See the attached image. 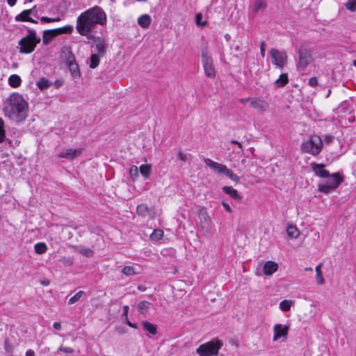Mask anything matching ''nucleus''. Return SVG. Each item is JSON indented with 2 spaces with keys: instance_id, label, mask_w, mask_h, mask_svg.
Returning <instances> with one entry per match:
<instances>
[{
  "instance_id": "f8f14e48",
  "label": "nucleus",
  "mask_w": 356,
  "mask_h": 356,
  "mask_svg": "<svg viewBox=\"0 0 356 356\" xmlns=\"http://www.w3.org/2000/svg\"><path fill=\"white\" fill-rule=\"evenodd\" d=\"M66 64L71 73V75L74 78H79L81 76L79 65L76 63L75 58L73 55H70L67 57Z\"/></svg>"
},
{
  "instance_id": "bf43d9fd",
  "label": "nucleus",
  "mask_w": 356,
  "mask_h": 356,
  "mask_svg": "<svg viewBox=\"0 0 356 356\" xmlns=\"http://www.w3.org/2000/svg\"><path fill=\"white\" fill-rule=\"evenodd\" d=\"M252 98L249 97V98H243V99H239V102L241 103V104H245L248 102H249L250 103V99Z\"/></svg>"
},
{
  "instance_id": "79ce46f5",
  "label": "nucleus",
  "mask_w": 356,
  "mask_h": 356,
  "mask_svg": "<svg viewBox=\"0 0 356 356\" xmlns=\"http://www.w3.org/2000/svg\"><path fill=\"white\" fill-rule=\"evenodd\" d=\"M58 29H60L61 35L71 33L73 31V28L69 25L58 28Z\"/></svg>"
},
{
  "instance_id": "49530a36",
  "label": "nucleus",
  "mask_w": 356,
  "mask_h": 356,
  "mask_svg": "<svg viewBox=\"0 0 356 356\" xmlns=\"http://www.w3.org/2000/svg\"><path fill=\"white\" fill-rule=\"evenodd\" d=\"M58 350L61 351V352H63L65 353H73L74 351L72 348H70V347H63V346H60L58 348Z\"/></svg>"
},
{
  "instance_id": "473e14b6",
  "label": "nucleus",
  "mask_w": 356,
  "mask_h": 356,
  "mask_svg": "<svg viewBox=\"0 0 356 356\" xmlns=\"http://www.w3.org/2000/svg\"><path fill=\"white\" fill-rule=\"evenodd\" d=\"M163 232L161 229H154L150 235V238L152 241H159L162 238Z\"/></svg>"
},
{
  "instance_id": "7ed1b4c3",
  "label": "nucleus",
  "mask_w": 356,
  "mask_h": 356,
  "mask_svg": "<svg viewBox=\"0 0 356 356\" xmlns=\"http://www.w3.org/2000/svg\"><path fill=\"white\" fill-rule=\"evenodd\" d=\"M29 34L19 41V52L22 54H30L33 52L36 45L40 43V38L36 36L33 29H27Z\"/></svg>"
},
{
  "instance_id": "ddd939ff",
  "label": "nucleus",
  "mask_w": 356,
  "mask_h": 356,
  "mask_svg": "<svg viewBox=\"0 0 356 356\" xmlns=\"http://www.w3.org/2000/svg\"><path fill=\"white\" fill-rule=\"evenodd\" d=\"M136 213L142 217L148 216L150 218H154L155 216L154 208L149 207L145 204L138 205L136 208Z\"/></svg>"
},
{
  "instance_id": "39448f33",
  "label": "nucleus",
  "mask_w": 356,
  "mask_h": 356,
  "mask_svg": "<svg viewBox=\"0 0 356 356\" xmlns=\"http://www.w3.org/2000/svg\"><path fill=\"white\" fill-rule=\"evenodd\" d=\"M222 346V341L218 339H215L200 345L196 349V353L199 355V356L217 355L219 350Z\"/></svg>"
},
{
  "instance_id": "412c9836",
  "label": "nucleus",
  "mask_w": 356,
  "mask_h": 356,
  "mask_svg": "<svg viewBox=\"0 0 356 356\" xmlns=\"http://www.w3.org/2000/svg\"><path fill=\"white\" fill-rule=\"evenodd\" d=\"M152 22L151 17L149 15L144 14L138 17V24L143 29H147L149 27Z\"/></svg>"
},
{
  "instance_id": "4468645a",
  "label": "nucleus",
  "mask_w": 356,
  "mask_h": 356,
  "mask_svg": "<svg viewBox=\"0 0 356 356\" xmlns=\"http://www.w3.org/2000/svg\"><path fill=\"white\" fill-rule=\"evenodd\" d=\"M82 150L83 149L81 148H79V149H71V148L63 149V151H61L59 153L58 156L59 158H63V159L72 160V159L76 158L77 156H79L82 153Z\"/></svg>"
},
{
  "instance_id": "c9c22d12",
  "label": "nucleus",
  "mask_w": 356,
  "mask_h": 356,
  "mask_svg": "<svg viewBox=\"0 0 356 356\" xmlns=\"http://www.w3.org/2000/svg\"><path fill=\"white\" fill-rule=\"evenodd\" d=\"M321 264H319L316 267V280H317V283L318 284H323L325 282L324 278L322 275V272H321Z\"/></svg>"
},
{
  "instance_id": "e2e57ef3",
  "label": "nucleus",
  "mask_w": 356,
  "mask_h": 356,
  "mask_svg": "<svg viewBox=\"0 0 356 356\" xmlns=\"http://www.w3.org/2000/svg\"><path fill=\"white\" fill-rule=\"evenodd\" d=\"M231 143H232V144H236V145H237V146H238L239 148H241V149H242V145H241V143H239V142H238V141H236V140H232V142H231Z\"/></svg>"
},
{
  "instance_id": "1a4fd4ad",
  "label": "nucleus",
  "mask_w": 356,
  "mask_h": 356,
  "mask_svg": "<svg viewBox=\"0 0 356 356\" xmlns=\"http://www.w3.org/2000/svg\"><path fill=\"white\" fill-rule=\"evenodd\" d=\"M312 62V55L306 50L299 51V61L298 68L300 70H304L307 65Z\"/></svg>"
},
{
  "instance_id": "f704fd0d",
  "label": "nucleus",
  "mask_w": 356,
  "mask_h": 356,
  "mask_svg": "<svg viewBox=\"0 0 356 356\" xmlns=\"http://www.w3.org/2000/svg\"><path fill=\"white\" fill-rule=\"evenodd\" d=\"M122 273L127 276L134 275L138 273L135 268L131 266H124L122 270Z\"/></svg>"
},
{
  "instance_id": "69168bd1",
  "label": "nucleus",
  "mask_w": 356,
  "mask_h": 356,
  "mask_svg": "<svg viewBox=\"0 0 356 356\" xmlns=\"http://www.w3.org/2000/svg\"><path fill=\"white\" fill-rule=\"evenodd\" d=\"M17 0H7L9 6H13L16 3Z\"/></svg>"
},
{
  "instance_id": "8fccbe9b",
  "label": "nucleus",
  "mask_w": 356,
  "mask_h": 356,
  "mask_svg": "<svg viewBox=\"0 0 356 356\" xmlns=\"http://www.w3.org/2000/svg\"><path fill=\"white\" fill-rule=\"evenodd\" d=\"M177 159H178L179 160L182 161H186V159H187V156H186V154H184L182 152H181V151H180V152L178 153Z\"/></svg>"
},
{
  "instance_id": "b1692460",
  "label": "nucleus",
  "mask_w": 356,
  "mask_h": 356,
  "mask_svg": "<svg viewBox=\"0 0 356 356\" xmlns=\"http://www.w3.org/2000/svg\"><path fill=\"white\" fill-rule=\"evenodd\" d=\"M139 170L144 178L147 179L151 175L152 166L149 164L141 165L139 168Z\"/></svg>"
},
{
  "instance_id": "cd10ccee",
  "label": "nucleus",
  "mask_w": 356,
  "mask_h": 356,
  "mask_svg": "<svg viewBox=\"0 0 356 356\" xmlns=\"http://www.w3.org/2000/svg\"><path fill=\"white\" fill-rule=\"evenodd\" d=\"M36 85L41 90H44L51 86V82L42 77L37 82Z\"/></svg>"
},
{
  "instance_id": "c85d7f7f",
  "label": "nucleus",
  "mask_w": 356,
  "mask_h": 356,
  "mask_svg": "<svg viewBox=\"0 0 356 356\" xmlns=\"http://www.w3.org/2000/svg\"><path fill=\"white\" fill-rule=\"evenodd\" d=\"M293 305V301L291 300H284L280 302V309L283 312H287L291 309V306Z\"/></svg>"
},
{
  "instance_id": "bb28decb",
  "label": "nucleus",
  "mask_w": 356,
  "mask_h": 356,
  "mask_svg": "<svg viewBox=\"0 0 356 356\" xmlns=\"http://www.w3.org/2000/svg\"><path fill=\"white\" fill-rule=\"evenodd\" d=\"M266 7V0H255L252 10L257 13L261 10H264Z\"/></svg>"
},
{
  "instance_id": "4be33fe9",
  "label": "nucleus",
  "mask_w": 356,
  "mask_h": 356,
  "mask_svg": "<svg viewBox=\"0 0 356 356\" xmlns=\"http://www.w3.org/2000/svg\"><path fill=\"white\" fill-rule=\"evenodd\" d=\"M142 327L144 330L152 335H155L157 333V327L147 321L142 322Z\"/></svg>"
},
{
  "instance_id": "f03ea898",
  "label": "nucleus",
  "mask_w": 356,
  "mask_h": 356,
  "mask_svg": "<svg viewBox=\"0 0 356 356\" xmlns=\"http://www.w3.org/2000/svg\"><path fill=\"white\" fill-rule=\"evenodd\" d=\"M29 104L22 95L13 93L6 100L3 112L6 117L15 122L25 120L28 116Z\"/></svg>"
},
{
  "instance_id": "e433bc0d",
  "label": "nucleus",
  "mask_w": 356,
  "mask_h": 356,
  "mask_svg": "<svg viewBox=\"0 0 356 356\" xmlns=\"http://www.w3.org/2000/svg\"><path fill=\"white\" fill-rule=\"evenodd\" d=\"M6 139V130L3 120L0 118V143H3Z\"/></svg>"
},
{
  "instance_id": "a19ab883",
  "label": "nucleus",
  "mask_w": 356,
  "mask_h": 356,
  "mask_svg": "<svg viewBox=\"0 0 356 356\" xmlns=\"http://www.w3.org/2000/svg\"><path fill=\"white\" fill-rule=\"evenodd\" d=\"M54 38L51 35H49V33H45V31H43L42 36V42L44 44H48Z\"/></svg>"
},
{
  "instance_id": "6e6552de",
  "label": "nucleus",
  "mask_w": 356,
  "mask_h": 356,
  "mask_svg": "<svg viewBox=\"0 0 356 356\" xmlns=\"http://www.w3.org/2000/svg\"><path fill=\"white\" fill-rule=\"evenodd\" d=\"M273 63L280 68H283L287 59L284 51H280L276 49H271L270 51Z\"/></svg>"
},
{
  "instance_id": "aec40b11",
  "label": "nucleus",
  "mask_w": 356,
  "mask_h": 356,
  "mask_svg": "<svg viewBox=\"0 0 356 356\" xmlns=\"http://www.w3.org/2000/svg\"><path fill=\"white\" fill-rule=\"evenodd\" d=\"M222 191L229 195L234 200L241 201L243 197L238 194L237 190L232 186H224L222 188Z\"/></svg>"
},
{
  "instance_id": "603ef678",
  "label": "nucleus",
  "mask_w": 356,
  "mask_h": 356,
  "mask_svg": "<svg viewBox=\"0 0 356 356\" xmlns=\"http://www.w3.org/2000/svg\"><path fill=\"white\" fill-rule=\"evenodd\" d=\"M129 306L128 305H124L123 307V313H122V316L124 317V319L128 318V312H129Z\"/></svg>"
},
{
  "instance_id": "9b49d317",
  "label": "nucleus",
  "mask_w": 356,
  "mask_h": 356,
  "mask_svg": "<svg viewBox=\"0 0 356 356\" xmlns=\"http://www.w3.org/2000/svg\"><path fill=\"white\" fill-rule=\"evenodd\" d=\"M250 106L259 112L266 111L269 108V104L266 100L258 98L252 97L250 99Z\"/></svg>"
},
{
  "instance_id": "dca6fc26",
  "label": "nucleus",
  "mask_w": 356,
  "mask_h": 356,
  "mask_svg": "<svg viewBox=\"0 0 356 356\" xmlns=\"http://www.w3.org/2000/svg\"><path fill=\"white\" fill-rule=\"evenodd\" d=\"M204 163H206V165L207 166L211 168L214 171H216L218 173H222V174L225 175L226 170L227 169L226 165L219 163H217V162H215L210 159H205Z\"/></svg>"
},
{
  "instance_id": "de8ad7c7",
  "label": "nucleus",
  "mask_w": 356,
  "mask_h": 356,
  "mask_svg": "<svg viewBox=\"0 0 356 356\" xmlns=\"http://www.w3.org/2000/svg\"><path fill=\"white\" fill-rule=\"evenodd\" d=\"M266 48V44L264 42H261L260 51H261V56H262V58H264V56H265Z\"/></svg>"
},
{
  "instance_id": "4d7b16f0",
  "label": "nucleus",
  "mask_w": 356,
  "mask_h": 356,
  "mask_svg": "<svg viewBox=\"0 0 356 356\" xmlns=\"http://www.w3.org/2000/svg\"><path fill=\"white\" fill-rule=\"evenodd\" d=\"M53 327L56 330H60L61 329V325L59 322H54Z\"/></svg>"
},
{
  "instance_id": "13d9d810",
  "label": "nucleus",
  "mask_w": 356,
  "mask_h": 356,
  "mask_svg": "<svg viewBox=\"0 0 356 356\" xmlns=\"http://www.w3.org/2000/svg\"><path fill=\"white\" fill-rule=\"evenodd\" d=\"M41 22H47V23H49L51 22V17H42L41 19H40Z\"/></svg>"
},
{
  "instance_id": "6e6d98bb",
  "label": "nucleus",
  "mask_w": 356,
  "mask_h": 356,
  "mask_svg": "<svg viewBox=\"0 0 356 356\" xmlns=\"http://www.w3.org/2000/svg\"><path fill=\"white\" fill-rule=\"evenodd\" d=\"M334 137L333 136H327L325 138V143L326 144H330L332 140H333Z\"/></svg>"
},
{
  "instance_id": "338daca9",
  "label": "nucleus",
  "mask_w": 356,
  "mask_h": 356,
  "mask_svg": "<svg viewBox=\"0 0 356 356\" xmlns=\"http://www.w3.org/2000/svg\"><path fill=\"white\" fill-rule=\"evenodd\" d=\"M60 20V18L59 17L51 18V22H59Z\"/></svg>"
},
{
  "instance_id": "f257e3e1",
  "label": "nucleus",
  "mask_w": 356,
  "mask_h": 356,
  "mask_svg": "<svg viewBox=\"0 0 356 356\" xmlns=\"http://www.w3.org/2000/svg\"><path fill=\"white\" fill-rule=\"evenodd\" d=\"M107 22L105 11L99 6H95L81 13L76 19L77 32L88 39L93 38L92 29L96 25L104 26Z\"/></svg>"
},
{
  "instance_id": "c756f323",
  "label": "nucleus",
  "mask_w": 356,
  "mask_h": 356,
  "mask_svg": "<svg viewBox=\"0 0 356 356\" xmlns=\"http://www.w3.org/2000/svg\"><path fill=\"white\" fill-rule=\"evenodd\" d=\"M288 82V75L286 74H282L275 83L277 87H284Z\"/></svg>"
},
{
  "instance_id": "6ab92c4d",
  "label": "nucleus",
  "mask_w": 356,
  "mask_h": 356,
  "mask_svg": "<svg viewBox=\"0 0 356 356\" xmlns=\"http://www.w3.org/2000/svg\"><path fill=\"white\" fill-rule=\"evenodd\" d=\"M278 265L271 261H266L264 265V273L266 275H271L277 270Z\"/></svg>"
},
{
  "instance_id": "37998d69",
  "label": "nucleus",
  "mask_w": 356,
  "mask_h": 356,
  "mask_svg": "<svg viewBox=\"0 0 356 356\" xmlns=\"http://www.w3.org/2000/svg\"><path fill=\"white\" fill-rule=\"evenodd\" d=\"M129 173L131 177L134 179V177H138V168L136 165H132L129 170Z\"/></svg>"
},
{
  "instance_id": "9d476101",
  "label": "nucleus",
  "mask_w": 356,
  "mask_h": 356,
  "mask_svg": "<svg viewBox=\"0 0 356 356\" xmlns=\"http://www.w3.org/2000/svg\"><path fill=\"white\" fill-rule=\"evenodd\" d=\"M289 330V325L275 324L273 327V341H275L281 337L286 338Z\"/></svg>"
},
{
  "instance_id": "0e129e2a",
  "label": "nucleus",
  "mask_w": 356,
  "mask_h": 356,
  "mask_svg": "<svg viewBox=\"0 0 356 356\" xmlns=\"http://www.w3.org/2000/svg\"><path fill=\"white\" fill-rule=\"evenodd\" d=\"M231 143H232V144H236V145H237V146H238L239 148H241V149H242V145H241V143H239V142H238V141H236V140H232V142H231Z\"/></svg>"
},
{
  "instance_id": "423d86ee",
  "label": "nucleus",
  "mask_w": 356,
  "mask_h": 356,
  "mask_svg": "<svg viewBox=\"0 0 356 356\" xmlns=\"http://www.w3.org/2000/svg\"><path fill=\"white\" fill-rule=\"evenodd\" d=\"M327 179L324 184L318 185V191L325 194L330 193L339 187L343 181V178L339 172L330 175L327 177Z\"/></svg>"
},
{
  "instance_id": "20e7f679",
  "label": "nucleus",
  "mask_w": 356,
  "mask_h": 356,
  "mask_svg": "<svg viewBox=\"0 0 356 356\" xmlns=\"http://www.w3.org/2000/svg\"><path fill=\"white\" fill-rule=\"evenodd\" d=\"M323 148V141L320 136L312 135L301 145V151L304 153L316 156L320 154Z\"/></svg>"
},
{
  "instance_id": "4c0bfd02",
  "label": "nucleus",
  "mask_w": 356,
  "mask_h": 356,
  "mask_svg": "<svg viewBox=\"0 0 356 356\" xmlns=\"http://www.w3.org/2000/svg\"><path fill=\"white\" fill-rule=\"evenodd\" d=\"M225 175H227L229 178H230L232 181L239 183L240 178L236 174H234L231 170L227 169Z\"/></svg>"
},
{
  "instance_id": "2f4dec72",
  "label": "nucleus",
  "mask_w": 356,
  "mask_h": 356,
  "mask_svg": "<svg viewBox=\"0 0 356 356\" xmlns=\"http://www.w3.org/2000/svg\"><path fill=\"white\" fill-rule=\"evenodd\" d=\"M35 251L37 254H42L47 252V247L44 243H38L34 245Z\"/></svg>"
},
{
  "instance_id": "680f3d73",
  "label": "nucleus",
  "mask_w": 356,
  "mask_h": 356,
  "mask_svg": "<svg viewBox=\"0 0 356 356\" xmlns=\"http://www.w3.org/2000/svg\"><path fill=\"white\" fill-rule=\"evenodd\" d=\"M231 143H232V144H236V145H237V146H238L239 148H241V149H242V145H241V143H239V142H238V141H236V140H232V142H231Z\"/></svg>"
},
{
  "instance_id": "774afa93",
  "label": "nucleus",
  "mask_w": 356,
  "mask_h": 356,
  "mask_svg": "<svg viewBox=\"0 0 356 356\" xmlns=\"http://www.w3.org/2000/svg\"><path fill=\"white\" fill-rule=\"evenodd\" d=\"M138 289L143 291H145V287L144 286H143V285H138Z\"/></svg>"
},
{
  "instance_id": "c03bdc74",
  "label": "nucleus",
  "mask_w": 356,
  "mask_h": 356,
  "mask_svg": "<svg viewBox=\"0 0 356 356\" xmlns=\"http://www.w3.org/2000/svg\"><path fill=\"white\" fill-rule=\"evenodd\" d=\"M4 349L6 353H11L13 352V347L8 339L4 341Z\"/></svg>"
},
{
  "instance_id": "a18cd8bd",
  "label": "nucleus",
  "mask_w": 356,
  "mask_h": 356,
  "mask_svg": "<svg viewBox=\"0 0 356 356\" xmlns=\"http://www.w3.org/2000/svg\"><path fill=\"white\" fill-rule=\"evenodd\" d=\"M58 29L45 30V33H49V35H51L53 38H55L60 34V31Z\"/></svg>"
},
{
  "instance_id": "0eeeda50",
  "label": "nucleus",
  "mask_w": 356,
  "mask_h": 356,
  "mask_svg": "<svg viewBox=\"0 0 356 356\" xmlns=\"http://www.w3.org/2000/svg\"><path fill=\"white\" fill-rule=\"evenodd\" d=\"M201 57L205 75L211 79L214 78L216 74L211 55L204 50L202 51Z\"/></svg>"
},
{
  "instance_id": "3c124183",
  "label": "nucleus",
  "mask_w": 356,
  "mask_h": 356,
  "mask_svg": "<svg viewBox=\"0 0 356 356\" xmlns=\"http://www.w3.org/2000/svg\"><path fill=\"white\" fill-rule=\"evenodd\" d=\"M202 18V14H200V13H197V14L195 15V22H196V24H197V25H202V24H201V22H200V21H201ZM206 24V22H204V24H202V25H204V24Z\"/></svg>"
},
{
  "instance_id": "09e8293b",
  "label": "nucleus",
  "mask_w": 356,
  "mask_h": 356,
  "mask_svg": "<svg viewBox=\"0 0 356 356\" xmlns=\"http://www.w3.org/2000/svg\"><path fill=\"white\" fill-rule=\"evenodd\" d=\"M309 85L312 87H316L318 85L316 77H312L309 81Z\"/></svg>"
},
{
  "instance_id": "a211bd4d",
  "label": "nucleus",
  "mask_w": 356,
  "mask_h": 356,
  "mask_svg": "<svg viewBox=\"0 0 356 356\" xmlns=\"http://www.w3.org/2000/svg\"><path fill=\"white\" fill-rule=\"evenodd\" d=\"M312 170L314 174L320 177L325 178L329 176V171L325 169V165L323 164H312Z\"/></svg>"
},
{
  "instance_id": "5701e85b",
  "label": "nucleus",
  "mask_w": 356,
  "mask_h": 356,
  "mask_svg": "<svg viewBox=\"0 0 356 356\" xmlns=\"http://www.w3.org/2000/svg\"><path fill=\"white\" fill-rule=\"evenodd\" d=\"M22 80L19 76L12 74L8 78V83L13 88H17L21 85Z\"/></svg>"
},
{
  "instance_id": "f3484780",
  "label": "nucleus",
  "mask_w": 356,
  "mask_h": 356,
  "mask_svg": "<svg viewBox=\"0 0 356 356\" xmlns=\"http://www.w3.org/2000/svg\"><path fill=\"white\" fill-rule=\"evenodd\" d=\"M33 9L24 10L20 14L15 17L16 22H30L34 24H37L38 22L30 17V15L32 14Z\"/></svg>"
},
{
  "instance_id": "58836bf2",
  "label": "nucleus",
  "mask_w": 356,
  "mask_h": 356,
  "mask_svg": "<svg viewBox=\"0 0 356 356\" xmlns=\"http://www.w3.org/2000/svg\"><path fill=\"white\" fill-rule=\"evenodd\" d=\"M345 6L348 10L355 11L356 10V0H348Z\"/></svg>"
},
{
  "instance_id": "a878e982",
  "label": "nucleus",
  "mask_w": 356,
  "mask_h": 356,
  "mask_svg": "<svg viewBox=\"0 0 356 356\" xmlns=\"http://www.w3.org/2000/svg\"><path fill=\"white\" fill-rule=\"evenodd\" d=\"M102 56L97 54H92L90 57L89 67L91 69H95L99 64V58Z\"/></svg>"
},
{
  "instance_id": "052dcab7",
  "label": "nucleus",
  "mask_w": 356,
  "mask_h": 356,
  "mask_svg": "<svg viewBox=\"0 0 356 356\" xmlns=\"http://www.w3.org/2000/svg\"><path fill=\"white\" fill-rule=\"evenodd\" d=\"M26 356H35V352L32 350H28L26 352Z\"/></svg>"
},
{
  "instance_id": "2eb2a0df",
  "label": "nucleus",
  "mask_w": 356,
  "mask_h": 356,
  "mask_svg": "<svg viewBox=\"0 0 356 356\" xmlns=\"http://www.w3.org/2000/svg\"><path fill=\"white\" fill-rule=\"evenodd\" d=\"M94 44L92 47L95 48V51H97V54L104 56L106 51V46L104 39L98 37L95 38L93 35Z\"/></svg>"
},
{
  "instance_id": "393cba45",
  "label": "nucleus",
  "mask_w": 356,
  "mask_h": 356,
  "mask_svg": "<svg viewBox=\"0 0 356 356\" xmlns=\"http://www.w3.org/2000/svg\"><path fill=\"white\" fill-rule=\"evenodd\" d=\"M151 305L152 304L148 301H140L138 305V310L140 313L145 314L147 312L148 309L150 308Z\"/></svg>"
},
{
  "instance_id": "7c9ffc66",
  "label": "nucleus",
  "mask_w": 356,
  "mask_h": 356,
  "mask_svg": "<svg viewBox=\"0 0 356 356\" xmlns=\"http://www.w3.org/2000/svg\"><path fill=\"white\" fill-rule=\"evenodd\" d=\"M286 232L288 236L291 238H297L299 236V230L296 227L293 225L287 227Z\"/></svg>"
},
{
  "instance_id": "72a5a7b5",
  "label": "nucleus",
  "mask_w": 356,
  "mask_h": 356,
  "mask_svg": "<svg viewBox=\"0 0 356 356\" xmlns=\"http://www.w3.org/2000/svg\"><path fill=\"white\" fill-rule=\"evenodd\" d=\"M86 293L83 291H79L74 296L70 298L68 303L69 305H73L78 302L81 298L84 296Z\"/></svg>"
},
{
  "instance_id": "ea45409f",
  "label": "nucleus",
  "mask_w": 356,
  "mask_h": 356,
  "mask_svg": "<svg viewBox=\"0 0 356 356\" xmlns=\"http://www.w3.org/2000/svg\"><path fill=\"white\" fill-rule=\"evenodd\" d=\"M79 252L83 255L90 257L93 255V252L90 248H80Z\"/></svg>"
},
{
  "instance_id": "5fc2aeb1",
  "label": "nucleus",
  "mask_w": 356,
  "mask_h": 356,
  "mask_svg": "<svg viewBox=\"0 0 356 356\" xmlns=\"http://www.w3.org/2000/svg\"><path fill=\"white\" fill-rule=\"evenodd\" d=\"M126 323L131 327H133V328H135L136 329L138 327H137V324L136 323H132L131 322H130V321L129 320L128 318H125L124 319Z\"/></svg>"
},
{
  "instance_id": "864d4df0",
  "label": "nucleus",
  "mask_w": 356,
  "mask_h": 356,
  "mask_svg": "<svg viewBox=\"0 0 356 356\" xmlns=\"http://www.w3.org/2000/svg\"><path fill=\"white\" fill-rule=\"evenodd\" d=\"M222 205L223 206V207L225 208V209L228 212V213H232V210L231 209V207H229V205L225 202H222Z\"/></svg>"
}]
</instances>
